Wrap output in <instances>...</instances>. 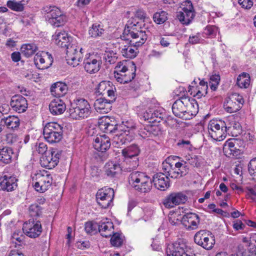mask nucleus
<instances>
[{
	"instance_id": "6e6d98bb",
	"label": "nucleus",
	"mask_w": 256,
	"mask_h": 256,
	"mask_svg": "<svg viewBox=\"0 0 256 256\" xmlns=\"http://www.w3.org/2000/svg\"><path fill=\"white\" fill-rule=\"evenodd\" d=\"M172 170H174V168L172 164L168 162L163 163V173L165 174L166 176L172 178L171 173Z\"/></svg>"
},
{
	"instance_id": "393cba45",
	"label": "nucleus",
	"mask_w": 256,
	"mask_h": 256,
	"mask_svg": "<svg viewBox=\"0 0 256 256\" xmlns=\"http://www.w3.org/2000/svg\"><path fill=\"white\" fill-rule=\"evenodd\" d=\"M152 182L156 188L161 190H165L170 186L169 178L166 176L163 172L154 174Z\"/></svg>"
},
{
	"instance_id": "9b49d317",
	"label": "nucleus",
	"mask_w": 256,
	"mask_h": 256,
	"mask_svg": "<svg viewBox=\"0 0 256 256\" xmlns=\"http://www.w3.org/2000/svg\"><path fill=\"white\" fill-rule=\"evenodd\" d=\"M196 104V100L188 97L184 96L176 100L172 106V110L175 116L179 118L184 112L187 110V107H192Z\"/></svg>"
},
{
	"instance_id": "680f3d73",
	"label": "nucleus",
	"mask_w": 256,
	"mask_h": 256,
	"mask_svg": "<svg viewBox=\"0 0 256 256\" xmlns=\"http://www.w3.org/2000/svg\"><path fill=\"white\" fill-rule=\"evenodd\" d=\"M186 160L187 164L188 163L194 167H198L200 166L199 158L197 156H194V157L190 158L188 156L186 158Z\"/></svg>"
},
{
	"instance_id": "ddd939ff",
	"label": "nucleus",
	"mask_w": 256,
	"mask_h": 256,
	"mask_svg": "<svg viewBox=\"0 0 256 256\" xmlns=\"http://www.w3.org/2000/svg\"><path fill=\"white\" fill-rule=\"evenodd\" d=\"M22 230L28 237L36 238L39 236L42 233L41 223L39 220H34V218H30L28 222L24 223Z\"/></svg>"
},
{
	"instance_id": "20e7f679",
	"label": "nucleus",
	"mask_w": 256,
	"mask_h": 256,
	"mask_svg": "<svg viewBox=\"0 0 256 256\" xmlns=\"http://www.w3.org/2000/svg\"><path fill=\"white\" fill-rule=\"evenodd\" d=\"M68 112L73 119H84L90 116L92 108L88 102L85 99H77L71 104Z\"/></svg>"
},
{
	"instance_id": "1a4fd4ad",
	"label": "nucleus",
	"mask_w": 256,
	"mask_h": 256,
	"mask_svg": "<svg viewBox=\"0 0 256 256\" xmlns=\"http://www.w3.org/2000/svg\"><path fill=\"white\" fill-rule=\"evenodd\" d=\"M194 242L205 250H210L215 244V238L214 236L210 231L200 230L195 234Z\"/></svg>"
},
{
	"instance_id": "4468645a",
	"label": "nucleus",
	"mask_w": 256,
	"mask_h": 256,
	"mask_svg": "<svg viewBox=\"0 0 256 256\" xmlns=\"http://www.w3.org/2000/svg\"><path fill=\"white\" fill-rule=\"evenodd\" d=\"M187 198V196L182 192H172L163 200L162 204L165 208H171L176 206L184 204Z\"/></svg>"
},
{
	"instance_id": "f03ea898",
	"label": "nucleus",
	"mask_w": 256,
	"mask_h": 256,
	"mask_svg": "<svg viewBox=\"0 0 256 256\" xmlns=\"http://www.w3.org/2000/svg\"><path fill=\"white\" fill-rule=\"evenodd\" d=\"M52 37L54 43L57 46L66 48V59L67 63L73 67L78 66L82 58V48L78 51L76 42L72 40L70 42L72 38L68 36V34L65 31L56 30Z\"/></svg>"
},
{
	"instance_id": "f3484780",
	"label": "nucleus",
	"mask_w": 256,
	"mask_h": 256,
	"mask_svg": "<svg viewBox=\"0 0 256 256\" xmlns=\"http://www.w3.org/2000/svg\"><path fill=\"white\" fill-rule=\"evenodd\" d=\"M34 62L39 69L44 70L50 68L53 62V58L48 52H38L34 57Z\"/></svg>"
},
{
	"instance_id": "ea45409f",
	"label": "nucleus",
	"mask_w": 256,
	"mask_h": 256,
	"mask_svg": "<svg viewBox=\"0 0 256 256\" xmlns=\"http://www.w3.org/2000/svg\"><path fill=\"white\" fill-rule=\"evenodd\" d=\"M198 112V104L196 102V104H194L193 106L187 107V110H186V112H184L179 118L185 120H190L194 116H196Z\"/></svg>"
},
{
	"instance_id": "7c9ffc66",
	"label": "nucleus",
	"mask_w": 256,
	"mask_h": 256,
	"mask_svg": "<svg viewBox=\"0 0 256 256\" xmlns=\"http://www.w3.org/2000/svg\"><path fill=\"white\" fill-rule=\"evenodd\" d=\"M105 174L110 178H117L120 174L122 168L119 164L113 162H108L104 166Z\"/></svg>"
},
{
	"instance_id": "2f4dec72",
	"label": "nucleus",
	"mask_w": 256,
	"mask_h": 256,
	"mask_svg": "<svg viewBox=\"0 0 256 256\" xmlns=\"http://www.w3.org/2000/svg\"><path fill=\"white\" fill-rule=\"evenodd\" d=\"M114 224L112 222H100L98 224V231L105 238L110 236L114 234Z\"/></svg>"
},
{
	"instance_id": "6e6552de",
	"label": "nucleus",
	"mask_w": 256,
	"mask_h": 256,
	"mask_svg": "<svg viewBox=\"0 0 256 256\" xmlns=\"http://www.w3.org/2000/svg\"><path fill=\"white\" fill-rule=\"evenodd\" d=\"M208 128L209 135L214 140L221 141L226 137L227 127L224 120H212L210 121Z\"/></svg>"
},
{
	"instance_id": "3c124183",
	"label": "nucleus",
	"mask_w": 256,
	"mask_h": 256,
	"mask_svg": "<svg viewBox=\"0 0 256 256\" xmlns=\"http://www.w3.org/2000/svg\"><path fill=\"white\" fill-rule=\"evenodd\" d=\"M98 224L92 222H88L85 224V230L88 234L95 233L97 232Z\"/></svg>"
},
{
	"instance_id": "e2e57ef3",
	"label": "nucleus",
	"mask_w": 256,
	"mask_h": 256,
	"mask_svg": "<svg viewBox=\"0 0 256 256\" xmlns=\"http://www.w3.org/2000/svg\"><path fill=\"white\" fill-rule=\"evenodd\" d=\"M152 129V127L142 129L140 131V135L144 138L152 137L153 134Z\"/></svg>"
},
{
	"instance_id": "37998d69",
	"label": "nucleus",
	"mask_w": 256,
	"mask_h": 256,
	"mask_svg": "<svg viewBox=\"0 0 256 256\" xmlns=\"http://www.w3.org/2000/svg\"><path fill=\"white\" fill-rule=\"evenodd\" d=\"M42 208L38 204H31L29 207V214L32 218L37 220L36 218L39 217L42 214Z\"/></svg>"
},
{
	"instance_id": "0e129e2a",
	"label": "nucleus",
	"mask_w": 256,
	"mask_h": 256,
	"mask_svg": "<svg viewBox=\"0 0 256 256\" xmlns=\"http://www.w3.org/2000/svg\"><path fill=\"white\" fill-rule=\"evenodd\" d=\"M146 13L142 9L138 10L135 13V19L138 18L140 20L139 22H143V24L144 23V20L146 18Z\"/></svg>"
},
{
	"instance_id": "a19ab883",
	"label": "nucleus",
	"mask_w": 256,
	"mask_h": 256,
	"mask_svg": "<svg viewBox=\"0 0 256 256\" xmlns=\"http://www.w3.org/2000/svg\"><path fill=\"white\" fill-rule=\"evenodd\" d=\"M250 82V76L249 74L243 72L240 74L236 80L237 85L240 88H247Z\"/></svg>"
},
{
	"instance_id": "4be33fe9",
	"label": "nucleus",
	"mask_w": 256,
	"mask_h": 256,
	"mask_svg": "<svg viewBox=\"0 0 256 256\" xmlns=\"http://www.w3.org/2000/svg\"><path fill=\"white\" fill-rule=\"evenodd\" d=\"M186 248L185 244L176 242L168 248L170 254H168V251L167 250V255L168 256H193L188 254V252L186 250Z\"/></svg>"
},
{
	"instance_id": "9d476101",
	"label": "nucleus",
	"mask_w": 256,
	"mask_h": 256,
	"mask_svg": "<svg viewBox=\"0 0 256 256\" xmlns=\"http://www.w3.org/2000/svg\"><path fill=\"white\" fill-rule=\"evenodd\" d=\"M114 192L112 188L104 187L98 190L96 200L98 204L102 208H107L113 205Z\"/></svg>"
},
{
	"instance_id": "39448f33",
	"label": "nucleus",
	"mask_w": 256,
	"mask_h": 256,
	"mask_svg": "<svg viewBox=\"0 0 256 256\" xmlns=\"http://www.w3.org/2000/svg\"><path fill=\"white\" fill-rule=\"evenodd\" d=\"M63 129V126L57 122L46 124L43 130L44 139L50 144L58 142L62 138Z\"/></svg>"
},
{
	"instance_id": "aec40b11",
	"label": "nucleus",
	"mask_w": 256,
	"mask_h": 256,
	"mask_svg": "<svg viewBox=\"0 0 256 256\" xmlns=\"http://www.w3.org/2000/svg\"><path fill=\"white\" fill-rule=\"evenodd\" d=\"M181 223L188 230H196L200 223V218L194 213H188L182 216Z\"/></svg>"
},
{
	"instance_id": "58836bf2",
	"label": "nucleus",
	"mask_w": 256,
	"mask_h": 256,
	"mask_svg": "<svg viewBox=\"0 0 256 256\" xmlns=\"http://www.w3.org/2000/svg\"><path fill=\"white\" fill-rule=\"evenodd\" d=\"M37 46L34 44H26L22 45L20 52L24 56L29 58L38 50Z\"/></svg>"
},
{
	"instance_id": "0eeeda50",
	"label": "nucleus",
	"mask_w": 256,
	"mask_h": 256,
	"mask_svg": "<svg viewBox=\"0 0 256 256\" xmlns=\"http://www.w3.org/2000/svg\"><path fill=\"white\" fill-rule=\"evenodd\" d=\"M32 180L34 189L38 192H44L51 186L52 178L48 171L43 170L34 174L32 177Z\"/></svg>"
},
{
	"instance_id": "c756f323",
	"label": "nucleus",
	"mask_w": 256,
	"mask_h": 256,
	"mask_svg": "<svg viewBox=\"0 0 256 256\" xmlns=\"http://www.w3.org/2000/svg\"><path fill=\"white\" fill-rule=\"evenodd\" d=\"M49 109L51 114L54 116L63 114L66 110V104L60 98L52 100L49 104Z\"/></svg>"
},
{
	"instance_id": "c9c22d12",
	"label": "nucleus",
	"mask_w": 256,
	"mask_h": 256,
	"mask_svg": "<svg viewBox=\"0 0 256 256\" xmlns=\"http://www.w3.org/2000/svg\"><path fill=\"white\" fill-rule=\"evenodd\" d=\"M14 154L12 148L8 146H4L0 148V161L5 164H10L12 162Z\"/></svg>"
},
{
	"instance_id": "cd10ccee",
	"label": "nucleus",
	"mask_w": 256,
	"mask_h": 256,
	"mask_svg": "<svg viewBox=\"0 0 256 256\" xmlns=\"http://www.w3.org/2000/svg\"><path fill=\"white\" fill-rule=\"evenodd\" d=\"M186 164V162L184 160L176 162L171 173L172 178H178L188 174L189 168Z\"/></svg>"
},
{
	"instance_id": "49530a36",
	"label": "nucleus",
	"mask_w": 256,
	"mask_h": 256,
	"mask_svg": "<svg viewBox=\"0 0 256 256\" xmlns=\"http://www.w3.org/2000/svg\"><path fill=\"white\" fill-rule=\"evenodd\" d=\"M242 106H240V104H238V103L235 101H232L229 99L227 102V105L226 106L225 110L226 111L230 113H233L237 112L239 110Z\"/></svg>"
},
{
	"instance_id": "f8f14e48",
	"label": "nucleus",
	"mask_w": 256,
	"mask_h": 256,
	"mask_svg": "<svg viewBox=\"0 0 256 256\" xmlns=\"http://www.w3.org/2000/svg\"><path fill=\"white\" fill-rule=\"evenodd\" d=\"M195 16L194 8L190 0L184 2V7L182 10L176 12V18L184 24L188 25L190 24Z\"/></svg>"
},
{
	"instance_id": "69168bd1",
	"label": "nucleus",
	"mask_w": 256,
	"mask_h": 256,
	"mask_svg": "<svg viewBox=\"0 0 256 256\" xmlns=\"http://www.w3.org/2000/svg\"><path fill=\"white\" fill-rule=\"evenodd\" d=\"M238 4L246 9H250L253 5L252 0H238Z\"/></svg>"
},
{
	"instance_id": "603ef678",
	"label": "nucleus",
	"mask_w": 256,
	"mask_h": 256,
	"mask_svg": "<svg viewBox=\"0 0 256 256\" xmlns=\"http://www.w3.org/2000/svg\"><path fill=\"white\" fill-rule=\"evenodd\" d=\"M7 6L12 10L16 12H22L24 10V7L23 4L20 2H14L8 0L7 2Z\"/></svg>"
},
{
	"instance_id": "8fccbe9b",
	"label": "nucleus",
	"mask_w": 256,
	"mask_h": 256,
	"mask_svg": "<svg viewBox=\"0 0 256 256\" xmlns=\"http://www.w3.org/2000/svg\"><path fill=\"white\" fill-rule=\"evenodd\" d=\"M112 234V236L110 239L111 244L114 246L116 247L120 246L123 242V240L121 238L120 234L118 233H114Z\"/></svg>"
},
{
	"instance_id": "a211bd4d",
	"label": "nucleus",
	"mask_w": 256,
	"mask_h": 256,
	"mask_svg": "<svg viewBox=\"0 0 256 256\" xmlns=\"http://www.w3.org/2000/svg\"><path fill=\"white\" fill-rule=\"evenodd\" d=\"M96 92L100 94H106L108 98H116L118 94L116 88L110 81H102L97 87Z\"/></svg>"
},
{
	"instance_id": "423d86ee",
	"label": "nucleus",
	"mask_w": 256,
	"mask_h": 256,
	"mask_svg": "<svg viewBox=\"0 0 256 256\" xmlns=\"http://www.w3.org/2000/svg\"><path fill=\"white\" fill-rule=\"evenodd\" d=\"M46 20L52 26L59 27L66 21V17L61 10L55 6H47L44 8Z\"/></svg>"
},
{
	"instance_id": "dca6fc26",
	"label": "nucleus",
	"mask_w": 256,
	"mask_h": 256,
	"mask_svg": "<svg viewBox=\"0 0 256 256\" xmlns=\"http://www.w3.org/2000/svg\"><path fill=\"white\" fill-rule=\"evenodd\" d=\"M102 62L99 55H91L84 61L85 70L90 74L97 72L100 69Z\"/></svg>"
},
{
	"instance_id": "412c9836",
	"label": "nucleus",
	"mask_w": 256,
	"mask_h": 256,
	"mask_svg": "<svg viewBox=\"0 0 256 256\" xmlns=\"http://www.w3.org/2000/svg\"><path fill=\"white\" fill-rule=\"evenodd\" d=\"M10 104L12 110L18 113L26 112L28 108L26 100L20 94H16L12 97Z\"/></svg>"
},
{
	"instance_id": "a18cd8bd",
	"label": "nucleus",
	"mask_w": 256,
	"mask_h": 256,
	"mask_svg": "<svg viewBox=\"0 0 256 256\" xmlns=\"http://www.w3.org/2000/svg\"><path fill=\"white\" fill-rule=\"evenodd\" d=\"M153 19L157 24H163L168 20V13L164 11L156 12L154 14Z\"/></svg>"
},
{
	"instance_id": "338daca9",
	"label": "nucleus",
	"mask_w": 256,
	"mask_h": 256,
	"mask_svg": "<svg viewBox=\"0 0 256 256\" xmlns=\"http://www.w3.org/2000/svg\"><path fill=\"white\" fill-rule=\"evenodd\" d=\"M127 163H128L130 166L128 168L134 169L136 168L138 166V158H132V159L127 160L126 158Z\"/></svg>"
},
{
	"instance_id": "864d4df0",
	"label": "nucleus",
	"mask_w": 256,
	"mask_h": 256,
	"mask_svg": "<svg viewBox=\"0 0 256 256\" xmlns=\"http://www.w3.org/2000/svg\"><path fill=\"white\" fill-rule=\"evenodd\" d=\"M217 28L214 26H207L204 31V34L208 36L213 38L216 36Z\"/></svg>"
},
{
	"instance_id": "a878e982",
	"label": "nucleus",
	"mask_w": 256,
	"mask_h": 256,
	"mask_svg": "<svg viewBox=\"0 0 256 256\" xmlns=\"http://www.w3.org/2000/svg\"><path fill=\"white\" fill-rule=\"evenodd\" d=\"M130 68V72H128L126 73H119L117 72L115 74L114 77L116 80L122 84L128 83L131 82L136 76V66L134 62L130 63V65L129 66Z\"/></svg>"
},
{
	"instance_id": "774afa93",
	"label": "nucleus",
	"mask_w": 256,
	"mask_h": 256,
	"mask_svg": "<svg viewBox=\"0 0 256 256\" xmlns=\"http://www.w3.org/2000/svg\"><path fill=\"white\" fill-rule=\"evenodd\" d=\"M36 150L40 154H43L47 150V146L44 142H40L38 145V146L36 145Z\"/></svg>"
},
{
	"instance_id": "052dcab7",
	"label": "nucleus",
	"mask_w": 256,
	"mask_h": 256,
	"mask_svg": "<svg viewBox=\"0 0 256 256\" xmlns=\"http://www.w3.org/2000/svg\"><path fill=\"white\" fill-rule=\"evenodd\" d=\"M248 170L251 176L256 174V158L250 160L248 165Z\"/></svg>"
},
{
	"instance_id": "09e8293b",
	"label": "nucleus",
	"mask_w": 256,
	"mask_h": 256,
	"mask_svg": "<svg viewBox=\"0 0 256 256\" xmlns=\"http://www.w3.org/2000/svg\"><path fill=\"white\" fill-rule=\"evenodd\" d=\"M10 110L9 106L6 104H0V132L2 130V122L4 120V115L8 114Z\"/></svg>"
},
{
	"instance_id": "72a5a7b5",
	"label": "nucleus",
	"mask_w": 256,
	"mask_h": 256,
	"mask_svg": "<svg viewBox=\"0 0 256 256\" xmlns=\"http://www.w3.org/2000/svg\"><path fill=\"white\" fill-rule=\"evenodd\" d=\"M67 86L62 82H57L52 85L50 88L52 94L54 96H62L66 94Z\"/></svg>"
},
{
	"instance_id": "e433bc0d",
	"label": "nucleus",
	"mask_w": 256,
	"mask_h": 256,
	"mask_svg": "<svg viewBox=\"0 0 256 256\" xmlns=\"http://www.w3.org/2000/svg\"><path fill=\"white\" fill-rule=\"evenodd\" d=\"M5 140L7 144L13 146L14 148L16 150H19L22 146V140L15 134H6Z\"/></svg>"
},
{
	"instance_id": "79ce46f5",
	"label": "nucleus",
	"mask_w": 256,
	"mask_h": 256,
	"mask_svg": "<svg viewBox=\"0 0 256 256\" xmlns=\"http://www.w3.org/2000/svg\"><path fill=\"white\" fill-rule=\"evenodd\" d=\"M104 32L102 26L99 24H94L89 28L88 34L92 38L100 36Z\"/></svg>"
},
{
	"instance_id": "4c0bfd02",
	"label": "nucleus",
	"mask_w": 256,
	"mask_h": 256,
	"mask_svg": "<svg viewBox=\"0 0 256 256\" xmlns=\"http://www.w3.org/2000/svg\"><path fill=\"white\" fill-rule=\"evenodd\" d=\"M20 126V120L15 116H9L4 117L2 122V128L6 126L8 128L15 130Z\"/></svg>"
},
{
	"instance_id": "6ab92c4d",
	"label": "nucleus",
	"mask_w": 256,
	"mask_h": 256,
	"mask_svg": "<svg viewBox=\"0 0 256 256\" xmlns=\"http://www.w3.org/2000/svg\"><path fill=\"white\" fill-rule=\"evenodd\" d=\"M240 142V140L236 138L229 139L226 142L223 146L224 155L230 158L239 154L240 150L238 145Z\"/></svg>"
},
{
	"instance_id": "4d7b16f0",
	"label": "nucleus",
	"mask_w": 256,
	"mask_h": 256,
	"mask_svg": "<svg viewBox=\"0 0 256 256\" xmlns=\"http://www.w3.org/2000/svg\"><path fill=\"white\" fill-rule=\"evenodd\" d=\"M24 236L20 230H17L14 232L12 236V239L13 242L14 240L17 241L19 243H21L24 241Z\"/></svg>"
},
{
	"instance_id": "f704fd0d",
	"label": "nucleus",
	"mask_w": 256,
	"mask_h": 256,
	"mask_svg": "<svg viewBox=\"0 0 256 256\" xmlns=\"http://www.w3.org/2000/svg\"><path fill=\"white\" fill-rule=\"evenodd\" d=\"M140 149L136 144H132L122 150V156L127 160L137 158L140 153Z\"/></svg>"
},
{
	"instance_id": "bf43d9fd",
	"label": "nucleus",
	"mask_w": 256,
	"mask_h": 256,
	"mask_svg": "<svg viewBox=\"0 0 256 256\" xmlns=\"http://www.w3.org/2000/svg\"><path fill=\"white\" fill-rule=\"evenodd\" d=\"M229 99L232 101L236 102L238 103V104L240 105V106H242L244 100L242 96L238 94L234 93L232 94Z\"/></svg>"
},
{
	"instance_id": "5fc2aeb1",
	"label": "nucleus",
	"mask_w": 256,
	"mask_h": 256,
	"mask_svg": "<svg viewBox=\"0 0 256 256\" xmlns=\"http://www.w3.org/2000/svg\"><path fill=\"white\" fill-rule=\"evenodd\" d=\"M200 85L201 86L204 87V92L200 90V88H198L196 95H194V96H197L198 98H201L202 96L206 94V90L208 88L207 82H204V80H202L200 82Z\"/></svg>"
},
{
	"instance_id": "13d9d810",
	"label": "nucleus",
	"mask_w": 256,
	"mask_h": 256,
	"mask_svg": "<svg viewBox=\"0 0 256 256\" xmlns=\"http://www.w3.org/2000/svg\"><path fill=\"white\" fill-rule=\"evenodd\" d=\"M170 222L173 226H177L181 223L182 216L179 214H172L168 218Z\"/></svg>"
},
{
	"instance_id": "c85d7f7f",
	"label": "nucleus",
	"mask_w": 256,
	"mask_h": 256,
	"mask_svg": "<svg viewBox=\"0 0 256 256\" xmlns=\"http://www.w3.org/2000/svg\"><path fill=\"white\" fill-rule=\"evenodd\" d=\"M93 146L95 150L102 152H105L110 146V139L105 135L96 137L94 140Z\"/></svg>"
},
{
	"instance_id": "5701e85b",
	"label": "nucleus",
	"mask_w": 256,
	"mask_h": 256,
	"mask_svg": "<svg viewBox=\"0 0 256 256\" xmlns=\"http://www.w3.org/2000/svg\"><path fill=\"white\" fill-rule=\"evenodd\" d=\"M134 138V133L132 130H126L122 133H117L114 137V142L118 146L126 144L130 142Z\"/></svg>"
},
{
	"instance_id": "2eb2a0df",
	"label": "nucleus",
	"mask_w": 256,
	"mask_h": 256,
	"mask_svg": "<svg viewBox=\"0 0 256 256\" xmlns=\"http://www.w3.org/2000/svg\"><path fill=\"white\" fill-rule=\"evenodd\" d=\"M98 125L99 128L106 134L116 133L118 130L116 121L108 116H102L99 118Z\"/></svg>"
},
{
	"instance_id": "c03bdc74",
	"label": "nucleus",
	"mask_w": 256,
	"mask_h": 256,
	"mask_svg": "<svg viewBox=\"0 0 256 256\" xmlns=\"http://www.w3.org/2000/svg\"><path fill=\"white\" fill-rule=\"evenodd\" d=\"M16 181L17 180L14 177L6 176V183L4 184L5 190L11 192L14 190L17 187Z\"/></svg>"
},
{
	"instance_id": "bb28decb",
	"label": "nucleus",
	"mask_w": 256,
	"mask_h": 256,
	"mask_svg": "<svg viewBox=\"0 0 256 256\" xmlns=\"http://www.w3.org/2000/svg\"><path fill=\"white\" fill-rule=\"evenodd\" d=\"M62 151L56 149L52 150L50 153L43 158V160L45 162V166L48 168L51 169L58 165L59 162L60 158L61 156Z\"/></svg>"
},
{
	"instance_id": "473e14b6",
	"label": "nucleus",
	"mask_w": 256,
	"mask_h": 256,
	"mask_svg": "<svg viewBox=\"0 0 256 256\" xmlns=\"http://www.w3.org/2000/svg\"><path fill=\"white\" fill-rule=\"evenodd\" d=\"M137 48L138 46L134 44H130L128 42V44L124 45L122 48L121 54L126 58H134L136 56L138 52Z\"/></svg>"
},
{
	"instance_id": "7ed1b4c3",
	"label": "nucleus",
	"mask_w": 256,
	"mask_h": 256,
	"mask_svg": "<svg viewBox=\"0 0 256 256\" xmlns=\"http://www.w3.org/2000/svg\"><path fill=\"white\" fill-rule=\"evenodd\" d=\"M130 184L138 192H149L152 188V180L145 173L134 171L129 176Z\"/></svg>"
},
{
	"instance_id": "b1692460",
	"label": "nucleus",
	"mask_w": 256,
	"mask_h": 256,
	"mask_svg": "<svg viewBox=\"0 0 256 256\" xmlns=\"http://www.w3.org/2000/svg\"><path fill=\"white\" fill-rule=\"evenodd\" d=\"M116 98L112 100V98H108V100L105 98H100L96 100L94 103L95 109L102 113L108 112L112 108V104L115 102Z\"/></svg>"
},
{
	"instance_id": "f257e3e1",
	"label": "nucleus",
	"mask_w": 256,
	"mask_h": 256,
	"mask_svg": "<svg viewBox=\"0 0 256 256\" xmlns=\"http://www.w3.org/2000/svg\"><path fill=\"white\" fill-rule=\"evenodd\" d=\"M150 34L143 22H136L135 18H130L127 22L121 38L139 47L146 42Z\"/></svg>"
},
{
	"instance_id": "de8ad7c7",
	"label": "nucleus",
	"mask_w": 256,
	"mask_h": 256,
	"mask_svg": "<svg viewBox=\"0 0 256 256\" xmlns=\"http://www.w3.org/2000/svg\"><path fill=\"white\" fill-rule=\"evenodd\" d=\"M104 58L106 62L110 64H113L116 62L118 59V56L116 52L113 50L106 52L104 54Z\"/></svg>"
}]
</instances>
